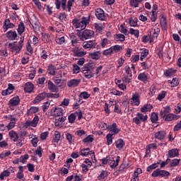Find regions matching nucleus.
Returning a JSON list of instances; mask_svg holds the SVG:
<instances>
[{"label": "nucleus", "instance_id": "nucleus-1", "mask_svg": "<svg viewBox=\"0 0 181 181\" xmlns=\"http://www.w3.org/2000/svg\"><path fill=\"white\" fill-rule=\"evenodd\" d=\"M160 32V30L158 26L153 27L152 30L150 32V34H148V36H144L142 37L141 40L144 43H147V42H149V43H152L158 39V36H159V33Z\"/></svg>", "mask_w": 181, "mask_h": 181}, {"label": "nucleus", "instance_id": "nucleus-2", "mask_svg": "<svg viewBox=\"0 0 181 181\" xmlns=\"http://www.w3.org/2000/svg\"><path fill=\"white\" fill-rule=\"evenodd\" d=\"M25 42V37H21L19 42H13L12 43L8 44V49H10V52L13 53L14 54H19L21 53V50L23 47V42Z\"/></svg>", "mask_w": 181, "mask_h": 181}, {"label": "nucleus", "instance_id": "nucleus-3", "mask_svg": "<svg viewBox=\"0 0 181 181\" xmlns=\"http://www.w3.org/2000/svg\"><path fill=\"white\" fill-rule=\"evenodd\" d=\"M72 23L78 30H84V28H87V25L90 23V16L83 17L81 21L77 19L73 20Z\"/></svg>", "mask_w": 181, "mask_h": 181}, {"label": "nucleus", "instance_id": "nucleus-4", "mask_svg": "<svg viewBox=\"0 0 181 181\" xmlns=\"http://www.w3.org/2000/svg\"><path fill=\"white\" fill-rule=\"evenodd\" d=\"M60 95L58 93H46L42 92L41 93H39L35 98V100L33 101V104H36L37 103H40V101H43L45 98H59Z\"/></svg>", "mask_w": 181, "mask_h": 181}, {"label": "nucleus", "instance_id": "nucleus-5", "mask_svg": "<svg viewBox=\"0 0 181 181\" xmlns=\"http://www.w3.org/2000/svg\"><path fill=\"white\" fill-rule=\"evenodd\" d=\"M119 160H121V157L119 156H117L115 160L112 156H107L106 158L102 159V163L103 165H107V163H108L111 169H115L118 163H119Z\"/></svg>", "mask_w": 181, "mask_h": 181}, {"label": "nucleus", "instance_id": "nucleus-6", "mask_svg": "<svg viewBox=\"0 0 181 181\" xmlns=\"http://www.w3.org/2000/svg\"><path fill=\"white\" fill-rule=\"evenodd\" d=\"M170 112V108L165 107L164 110L160 112V115H162L163 117H165V121H175V119H179V116L169 113Z\"/></svg>", "mask_w": 181, "mask_h": 181}, {"label": "nucleus", "instance_id": "nucleus-7", "mask_svg": "<svg viewBox=\"0 0 181 181\" xmlns=\"http://www.w3.org/2000/svg\"><path fill=\"white\" fill-rule=\"evenodd\" d=\"M8 136H10V139L13 141V142H17V146H23V144L22 143V140L19 139V134L15 132V130H11L8 132Z\"/></svg>", "mask_w": 181, "mask_h": 181}, {"label": "nucleus", "instance_id": "nucleus-8", "mask_svg": "<svg viewBox=\"0 0 181 181\" xmlns=\"http://www.w3.org/2000/svg\"><path fill=\"white\" fill-rule=\"evenodd\" d=\"M148 120V115H144L140 112H137L136 116L133 118V122L134 124H136V125H141V122H145V121Z\"/></svg>", "mask_w": 181, "mask_h": 181}, {"label": "nucleus", "instance_id": "nucleus-9", "mask_svg": "<svg viewBox=\"0 0 181 181\" xmlns=\"http://www.w3.org/2000/svg\"><path fill=\"white\" fill-rule=\"evenodd\" d=\"M125 74L124 76L122 78V81L124 83H131L132 80V71H131V67L128 65L125 66Z\"/></svg>", "mask_w": 181, "mask_h": 181}, {"label": "nucleus", "instance_id": "nucleus-10", "mask_svg": "<svg viewBox=\"0 0 181 181\" xmlns=\"http://www.w3.org/2000/svg\"><path fill=\"white\" fill-rule=\"evenodd\" d=\"M170 175V173L166 170L157 169L152 173L151 176L152 177H158L159 176L160 177H168V176H169Z\"/></svg>", "mask_w": 181, "mask_h": 181}, {"label": "nucleus", "instance_id": "nucleus-11", "mask_svg": "<svg viewBox=\"0 0 181 181\" xmlns=\"http://www.w3.org/2000/svg\"><path fill=\"white\" fill-rule=\"evenodd\" d=\"M130 103L132 105H136V107L141 104V95L138 92L132 93V98H130Z\"/></svg>", "mask_w": 181, "mask_h": 181}, {"label": "nucleus", "instance_id": "nucleus-12", "mask_svg": "<svg viewBox=\"0 0 181 181\" xmlns=\"http://www.w3.org/2000/svg\"><path fill=\"white\" fill-rule=\"evenodd\" d=\"M39 122V116L37 115H35L33 121L28 120L24 123L25 128H28V127H33L35 128L37 126V123Z\"/></svg>", "mask_w": 181, "mask_h": 181}, {"label": "nucleus", "instance_id": "nucleus-13", "mask_svg": "<svg viewBox=\"0 0 181 181\" xmlns=\"http://www.w3.org/2000/svg\"><path fill=\"white\" fill-rule=\"evenodd\" d=\"M88 153H90L92 160H95V154L94 153V151H90L89 148L81 149L79 152L81 156H87Z\"/></svg>", "mask_w": 181, "mask_h": 181}, {"label": "nucleus", "instance_id": "nucleus-14", "mask_svg": "<svg viewBox=\"0 0 181 181\" xmlns=\"http://www.w3.org/2000/svg\"><path fill=\"white\" fill-rule=\"evenodd\" d=\"M93 36H94V31L85 30L81 35V40H86V39H91Z\"/></svg>", "mask_w": 181, "mask_h": 181}, {"label": "nucleus", "instance_id": "nucleus-15", "mask_svg": "<svg viewBox=\"0 0 181 181\" xmlns=\"http://www.w3.org/2000/svg\"><path fill=\"white\" fill-rule=\"evenodd\" d=\"M82 46L83 49H95L97 42L95 40L85 41L83 42Z\"/></svg>", "mask_w": 181, "mask_h": 181}, {"label": "nucleus", "instance_id": "nucleus-16", "mask_svg": "<svg viewBox=\"0 0 181 181\" xmlns=\"http://www.w3.org/2000/svg\"><path fill=\"white\" fill-rule=\"evenodd\" d=\"M108 131L110 132L109 135L114 136V135H117V134H118L121 129L117 127V123H113L109 127Z\"/></svg>", "mask_w": 181, "mask_h": 181}, {"label": "nucleus", "instance_id": "nucleus-17", "mask_svg": "<svg viewBox=\"0 0 181 181\" xmlns=\"http://www.w3.org/2000/svg\"><path fill=\"white\" fill-rule=\"evenodd\" d=\"M95 15L99 21H104L105 19V13L102 8H96L95 11Z\"/></svg>", "mask_w": 181, "mask_h": 181}, {"label": "nucleus", "instance_id": "nucleus-18", "mask_svg": "<svg viewBox=\"0 0 181 181\" xmlns=\"http://www.w3.org/2000/svg\"><path fill=\"white\" fill-rule=\"evenodd\" d=\"M73 52L76 57H83V56H86V54H87V52L83 50V48L80 47H75L73 49Z\"/></svg>", "mask_w": 181, "mask_h": 181}, {"label": "nucleus", "instance_id": "nucleus-19", "mask_svg": "<svg viewBox=\"0 0 181 181\" xmlns=\"http://www.w3.org/2000/svg\"><path fill=\"white\" fill-rule=\"evenodd\" d=\"M82 73L86 78H91L94 76V74L93 73V69L89 67L83 68L82 69Z\"/></svg>", "mask_w": 181, "mask_h": 181}, {"label": "nucleus", "instance_id": "nucleus-20", "mask_svg": "<svg viewBox=\"0 0 181 181\" xmlns=\"http://www.w3.org/2000/svg\"><path fill=\"white\" fill-rule=\"evenodd\" d=\"M21 103V98H19V96L16 95L13 98H12L9 101H8V105L9 107H16L19 105Z\"/></svg>", "mask_w": 181, "mask_h": 181}, {"label": "nucleus", "instance_id": "nucleus-21", "mask_svg": "<svg viewBox=\"0 0 181 181\" xmlns=\"http://www.w3.org/2000/svg\"><path fill=\"white\" fill-rule=\"evenodd\" d=\"M51 115L52 117H60V115H63V110L62 107H53L51 110Z\"/></svg>", "mask_w": 181, "mask_h": 181}, {"label": "nucleus", "instance_id": "nucleus-22", "mask_svg": "<svg viewBox=\"0 0 181 181\" xmlns=\"http://www.w3.org/2000/svg\"><path fill=\"white\" fill-rule=\"evenodd\" d=\"M47 86L48 90L52 93H57V91H59V87L54 85V83H53L50 80L47 81Z\"/></svg>", "mask_w": 181, "mask_h": 181}, {"label": "nucleus", "instance_id": "nucleus-23", "mask_svg": "<svg viewBox=\"0 0 181 181\" xmlns=\"http://www.w3.org/2000/svg\"><path fill=\"white\" fill-rule=\"evenodd\" d=\"M34 90H35V85H33V83H32L31 82H27L25 84L24 91L25 93H28V94H30V93H33Z\"/></svg>", "mask_w": 181, "mask_h": 181}, {"label": "nucleus", "instance_id": "nucleus-24", "mask_svg": "<svg viewBox=\"0 0 181 181\" xmlns=\"http://www.w3.org/2000/svg\"><path fill=\"white\" fill-rule=\"evenodd\" d=\"M14 26H15V24L13 23H11V20L6 19L4 22L3 29L4 32H6L8 29H12L13 28H14Z\"/></svg>", "mask_w": 181, "mask_h": 181}, {"label": "nucleus", "instance_id": "nucleus-25", "mask_svg": "<svg viewBox=\"0 0 181 181\" xmlns=\"http://www.w3.org/2000/svg\"><path fill=\"white\" fill-rule=\"evenodd\" d=\"M6 36L8 40H16L18 33H16V31L9 30L6 33Z\"/></svg>", "mask_w": 181, "mask_h": 181}, {"label": "nucleus", "instance_id": "nucleus-26", "mask_svg": "<svg viewBox=\"0 0 181 181\" xmlns=\"http://www.w3.org/2000/svg\"><path fill=\"white\" fill-rule=\"evenodd\" d=\"M80 83H81V79H71L68 81L67 86L70 88L77 87Z\"/></svg>", "mask_w": 181, "mask_h": 181}, {"label": "nucleus", "instance_id": "nucleus-27", "mask_svg": "<svg viewBox=\"0 0 181 181\" xmlns=\"http://www.w3.org/2000/svg\"><path fill=\"white\" fill-rule=\"evenodd\" d=\"M142 173V170L141 168H137L135 170L131 181H139V175Z\"/></svg>", "mask_w": 181, "mask_h": 181}, {"label": "nucleus", "instance_id": "nucleus-28", "mask_svg": "<svg viewBox=\"0 0 181 181\" xmlns=\"http://www.w3.org/2000/svg\"><path fill=\"white\" fill-rule=\"evenodd\" d=\"M165 136H166L165 131H159L155 134L156 139H159L160 141H162V139H165Z\"/></svg>", "mask_w": 181, "mask_h": 181}, {"label": "nucleus", "instance_id": "nucleus-29", "mask_svg": "<svg viewBox=\"0 0 181 181\" xmlns=\"http://www.w3.org/2000/svg\"><path fill=\"white\" fill-rule=\"evenodd\" d=\"M179 156V150L177 148H173L168 151V158H176Z\"/></svg>", "mask_w": 181, "mask_h": 181}, {"label": "nucleus", "instance_id": "nucleus-30", "mask_svg": "<svg viewBox=\"0 0 181 181\" xmlns=\"http://www.w3.org/2000/svg\"><path fill=\"white\" fill-rule=\"evenodd\" d=\"M115 146L117 148V149H118L119 151H121V149H122V148H124V146L125 145V143L124 142V140L119 139H117L115 142Z\"/></svg>", "mask_w": 181, "mask_h": 181}, {"label": "nucleus", "instance_id": "nucleus-31", "mask_svg": "<svg viewBox=\"0 0 181 181\" xmlns=\"http://www.w3.org/2000/svg\"><path fill=\"white\" fill-rule=\"evenodd\" d=\"M89 57L93 60H98L101 57V52L97 51L89 54Z\"/></svg>", "mask_w": 181, "mask_h": 181}, {"label": "nucleus", "instance_id": "nucleus-32", "mask_svg": "<svg viewBox=\"0 0 181 181\" xmlns=\"http://www.w3.org/2000/svg\"><path fill=\"white\" fill-rule=\"evenodd\" d=\"M148 54H149V50L144 48L140 52V60L141 62L144 61V59H146L148 57Z\"/></svg>", "mask_w": 181, "mask_h": 181}, {"label": "nucleus", "instance_id": "nucleus-33", "mask_svg": "<svg viewBox=\"0 0 181 181\" xmlns=\"http://www.w3.org/2000/svg\"><path fill=\"white\" fill-rule=\"evenodd\" d=\"M138 80L140 81H144V83H146L148 81V74L143 72L139 74Z\"/></svg>", "mask_w": 181, "mask_h": 181}, {"label": "nucleus", "instance_id": "nucleus-34", "mask_svg": "<svg viewBox=\"0 0 181 181\" xmlns=\"http://www.w3.org/2000/svg\"><path fill=\"white\" fill-rule=\"evenodd\" d=\"M37 112H39V107L36 106H32L30 107V109L27 111L28 115H33V114H36Z\"/></svg>", "mask_w": 181, "mask_h": 181}, {"label": "nucleus", "instance_id": "nucleus-35", "mask_svg": "<svg viewBox=\"0 0 181 181\" xmlns=\"http://www.w3.org/2000/svg\"><path fill=\"white\" fill-rule=\"evenodd\" d=\"M168 83L170 84V87H177V86H179V79L173 78L172 81L168 80Z\"/></svg>", "mask_w": 181, "mask_h": 181}, {"label": "nucleus", "instance_id": "nucleus-36", "mask_svg": "<svg viewBox=\"0 0 181 181\" xmlns=\"http://www.w3.org/2000/svg\"><path fill=\"white\" fill-rule=\"evenodd\" d=\"M152 108H153V107H152L151 104H145L141 107L140 111H141V112H148L151 111Z\"/></svg>", "mask_w": 181, "mask_h": 181}, {"label": "nucleus", "instance_id": "nucleus-37", "mask_svg": "<svg viewBox=\"0 0 181 181\" xmlns=\"http://www.w3.org/2000/svg\"><path fill=\"white\" fill-rule=\"evenodd\" d=\"M144 0H129L130 6L134 8H138L139 6V3L142 2Z\"/></svg>", "mask_w": 181, "mask_h": 181}, {"label": "nucleus", "instance_id": "nucleus-38", "mask_svg": "<svg viewBox=\"0 0 181 181\" xmlns=\"http://www.w3.org/2000/svg\"><path fill=\"white\" fill-rule=\"evenodd\" d=\"M17 31H18V35H22V33H23V32H25V24L23 23V22H21L18 24Z\"/></svg>", "mask_w": 181, "mask_h": 181}, {"label": "nucleus", "instance_id": "nucleus-39", "mask_svg": "<svg viewBox=\"0 0 181 181\" xmlns=\"http://www.w3.org/2000/svg\"><path fill=\"white\" fill-rule=\"evenodd\" d=\"M30 139H31V144L33 145V146H34V148H36V146H37V142H39V139L37 138V136H34V137H32V135L29 136Z\"/></svg>", "mask_w": 181, "mask_h": 181}, {"label": "nucleus", "instance_id": "nucleus-40", "mask_svg": "<svg viewBox=\"0 0 181 181\" xmlns=\"http://www.w3.org/2000/svg\"><path fill=\"white\" fill-rule=\"evenodd\" d=\"M129 23L130 26L135 28V27L138 26V18H130L129 19Z\"/></svg>", "mask_w": 181, "mask_h": 181}, {"label": "nucleus", "instance_id": "nucleus-41", "mask_svg": "<svg viewBox=\"0 0 181 181\" xmlns=\"http://www.w3.org/2000/svg\"><path fill=\"white\" fill-rule=\"evenodd\" d=\"M176 71L177 70L175 69H168L165 71V76H166V77L173 76L176 73Z\"/></svg>", "mask_w": 181, "mask_h": 181}, {"label": "nucleus", "instance_id": "nucleus-42", "mask_svg": "<svg viewBox=\"0 0 181 181\" xmlns=\"http://www.w3.org/2000/svg\"><path fill=\"white\" fill-rule=\"evenodd\" d=\"M11 175V172H9L8 170H4L1 175H0V179L1 180H4V179H5V177H9Z\"/></svg>", "mask_w": 181, "mask_h": 181}, {"label": "nucleus", "instance_id": "nucleus-43", "mask_svg": "<svg viewBox=\"0 0 181 181\" xmlns=\"http://www.w3.org/2000/svg\"><path fill=\"white\" fill-rule=\"evenodd\" d=\"M60 138H62V134L59 132L56 131L54 134L53 142H59Z\"/></svg>", "mask_w": 181, "mask_h": 181}, {"label": "nucleus", "instance_id": "nucleus-44", "mask_svg": "<svg viewBox=\"0 0 181 181\" xmlns=\"http://www.w3.org/2000/svg\"><path fill=\"white\" fill-rule=\"evenodd\" d=\"M47 71L51 76H54L56 74V70L54 69V66L52 64L48 66Z\"/></svg>", "mask_w": 181, "mask_h": 181}, {"label": "nucleus", "instance_id": "nucleus-45", "mask_svg": "<svg viewBox=\"0 0 181 181\" xmlns=\"http://www.w3.org/2000/svg\"><path fill=\"white\" fill-rule=\"evenodd\" d=\"M11 155V151L6 150L4 152L0 153V159H5V158H8V156H10Z\"/></svg>", "mask_w": 181, "mask_h": 181}, {"label": "nucleus", "instance_id": "nucleus-46", "mask_svg": "<svg viewBox=\"0 0 181 181\" xmlns=\"http://www.w3.org/2000/svg\"><path fill=\"white\" fill-rule=\"evenodd\" d=\"M129 33L133 35L135 37H139V30H135L134 28H129Z\"/></svg>", "mask_w": 181, "mask_h": 181}, {"label": "nucleus", "instance_id": "nucleus-47", "mask_svg": "<svg viewBox=\"0 0 181 181\" xmlns=\"http://www.w3.org/2000/svg\"><path fill=\"white\" fill-rule=\"evenodd\" d=\"M94 141L93 135H88L86 138L83 139V144H91Z\"/></svg>", "mask_w": 181, "mask_h": 181}, {"label": "nucleus", "instance_id": "nucleus-48", "mask_svg": "<svg viewBox=\"0 0 181 181\" xmlns=\"http://www.w3.org/2000/svg\"><path fill=\"white\" fill-rule=\"evenodd\" d=\"M16 125V122H10L6 126V129L7 131H11V129H13Z\"/></svg>", "mask_w": 181, "mask_h": 181}, {"label": "nucleus", "instance_id": "nucleus-49", "mask_svg": "<svg viewBox=\"0 0 181 181\" xmlns=\"http://www.w3.org/2000/svg\"><path fill=\"white\" fill-rule=\"evenodd\" d=\"M4 118H6V119H8V121H10V122H18V119L16 117H13V116L12 115H8L4 116Z\"/></svg>", "mask_w": 181, "mask_h": 181}, {"label": "nucleus", "instance_id": "nucleus-50", "mask_svg": "<svg viewBox=\"0 0 181 181\" xmlns=\"http://www.w3.org/2000/svg\"><path fill=\"white\" fill-rule=\"evenodd\" d=\"M94 26L96 32H101L104 29L103 23H95Z\"/></svg>", "mask_w": 181, "mask_h": 181}, {"label": "nucleus", "instance_id": "nucleus-51", "mask_svg": "<svg viewBox=\"0 0 181 181\" xmlns=\"http://www.w3.org/2000/svg\"><path fill=\"white\" fill-rule=\"evenodd\" d=\"M180 163V159H173L170 163V166L171 168H175V166H177Z\"/></svg>", "mask_w": 181, "mask_h": 181}, {"label": "nucleus", "instance_id": "nucleus-52", "mask_svg": "<svg viewBox=\"0 0 181 181\" xmlns=\"http://www.w3.org/2000/svg\"><path fill=\"white\" fill-rule=\"evenodd\" d=\"M110 43H111V41H110L107 38H103L102 40V42H101L100 45L102 46V47H105V46H108V45H110Z\"/></svg>", "mask_w": 181, "mask_h": 181}, {"label": "nucleus", "instance_id": "nucleus-53", "mask_svg": "<svg viewBox=\"0 0 181 181\" xmlns=\"http://www.w3.org/2000/svg\"><path fill=\"white\" fill-rule=\"evenodd\" d=\"M32 25H33V29H35V30H37V29L40 28V23H39V21L37 20L33 21Z\"/></svg>", "mask_w": 181, "mask_h": 181}, {"label": "nucleus", "instance_id": "nucleus-54", "mask_svg": "<svg viewBox=\"0 0 181 181\" xmlns=\"http://www.w3.org/2000/svg\"><path fill=\"white\" fill-rule=\"evenodd\" d=\"M119 30L121 32V33H124V35H128V30H127V28L124 26V24L120 25L119 27Z\"/></svg>", "mask_w": 181, "mask_h": 181}, {"label": "nucleus", "instance_id": "nucleus-55", "mask_svg": "<svg viewBox=\"0 0 181 181\" xmlns=\"http://www.w3.org/2000/svg\"><path fill=\"white\" fill-rule=\"evenodd\" d=\"M110 94H112L113 95L121 96V95H122L123 93L113 88V89L110 90Z\"/></svg>", "mask_w": 181, "mask_h": 181}, {"label": "nucleus", "instance_id": "nucleus-56", "mask_svg": "<svg viewBox=\"0 0 181 181\" xmlns=\"http://www.w3.org/2000/svg\"><path fill=\"white\" fill-rule=\"evenodd\" d=\"M158 119V114L155 112L151 113V122H157Z\"/></svg>", "mask_w": 181, "mask_h": 181}, {"label": "nucleus", "instance_id": "nucleus-57", "mask_svg": "<svg viewBox=\"0 0 181 181\" xmlns=\"http://www.w3.org/2000/svg\"><path fill=\"white\" fill-rule=\"evenodd\" d=\"M48 55H47V50L46 49H42V52L40 53V58L46 60L47 59Z\"/></svg>", "mask_w": 181, "mask_h": 181}, {"label": "nucleus", "instance_id": "nucleus-58", "mask_svg": "<svg viewBox=\"0 0 181 181\" xmlns=\"http://www.w3.org/2000/svg\"><path fill=\"white\" fill-rule=\"evenodd\" d=\"M106 139H107V145L110 146V145H112V139H114V137H112V135L107 134L106 135Z\"/></svg>", "mask_w": 181, "mask_h": 181}, {"label": "nucleus", "instance_id": "nucleus-59", "mask_svg": "<svg viewBox=\"0 0 181 181\" xmlns=\"http://www.w3.org/2000/svg\"><path fill=\"white\" fill-rule=\"evenodd\" d=\"M165 97H166V91L163 90V91H162V93L158 94V95L157 97V100H158V101H162V100H163V98H165Z\"/></svg>", "mask_w": 181, "mask_h": 181}, {"label": "nucleus", "instance_id": "nucleus-60", "mask_svg": "<svg viewBox=\"0 0 181 181\" xmlns=\"http://www.w3.org/2000/svg\"><path fill=\"white\" fill-rule=\"evenodd\" d=\"M68 119H69V122L70 124L74 123V121H76V115H74V113L71 114V115L68 117Z\"/></svg>", "mask_w": 181, "mask_h": 181}, {"label": "nucleus", "instance_id": "nucleus-61", "mask_svg": "<svg viewBox=\"0 0 181 181\" xmlns=\"http://www.w3.org/2000/svg\"><path fill=\"white\" fill-rule=\"evenodd\" d=\"M73 73L74 74H78V73H80V66H78V65H73Z\"/></svg>", "mask_w": 181, "mask_h": 181}, {"label": "nucleus", "instance_id": "nucleus-62", "mask_svg": "<svg viewBox=\"0 0 181 181\" xmlns=\"http://www.w3.org/2000/svg\"><path fill=\"white\" fill-rule=\"evenodd\" d=\"M156 168H158V163H154L153 164H151V165H149L146 170L147 172H151V170H153V169H156Z\"/></svg>", "mask_w": 181, "mask_h": 181}, {"label": "nucleus", "instance_id": "nucleus-63", "mask_svg": "<svg viewBox=\"0 0 181 181\" xmlns=\"http://www.w3.org/2000/svg\"><path fill=\"white\" fill-rule=\"evenodd\" d=\"M66 139L68 141L69 144H71L73 142V135L70 133H66L65 134Z\"/></svg>", "mask_w": 181, "mask_h": 181}, {"label": "nucleus", "instance_id": "nucleus-64", "mask_svg": "<svg viewBox=\"0 0 181 181\" xmlns=\"http://www.w3.org/2000/svg\"><path fill=\"white\" fill-rule=\"evenodd\" d=\"M66 42V40L64 39V37H57L56 38V42L58 45H63Z\"/></svg>", "mask_w": 181, "mask_h": 181}]
</instances>
